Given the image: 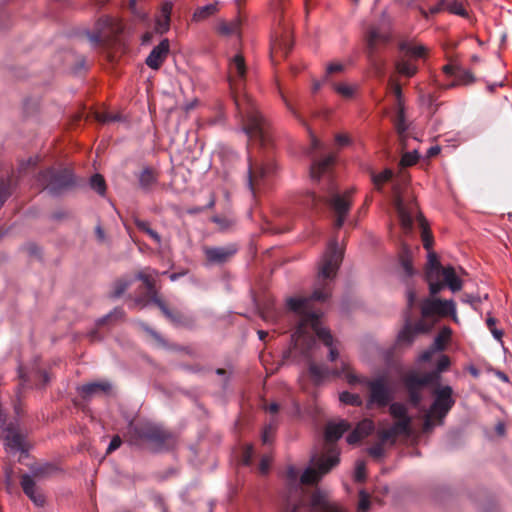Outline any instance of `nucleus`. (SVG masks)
Wrapping results in <instances>:
<instances>
[{
	"mask_svg": "<svg viewBox=\"0 0 512 512\" xmlns=\"http://www.w3.org/2000/svg\"><path fill=\"white\" fill-rule=\"evenodd\" d=\"M342 261V252L338 248L337 240H333L322 256L313 293L310 297H291L287 299V308L297 317V325L291 335L294 348L305 346L307 350L315 344V337L329 348L328 358L335 361L338 350L334 345V338L330 331L321 326L322 312L315 309L314 301H326L331 296L332 282Z\"/></svg>",
	"mask_w": 512,
	"mask_h": 512,
	"instance_id": "obj_1",
	"label": "nucleus"
},
{
	"mask_svg": "<svg viewBox=\"0 0 512 512\" xmlns=\"http://www.w3.org/2000/svg\"><path fill=\"white\" fill-rule=\"evenodd\" d=\"M334 162V157L328 155L322 160H315L310 166V178L318 183V192L308 190L301 195L299 204L317 210L327 206L335 214L334 227L340 229L352 206L353 189L341 193L329 168Z\"/></svg>",
	"mask_w": 512,
	"mask_h": 512,
	"instance_id": "obj_2",
	"label": "nucleus"
},
{
	"mask_svg": "<svg viewBox=\"0 0 512 512\" xmlns=\"http://www.w3.org/2000/svg\"><path fill=\"white\" fill-rule=\"evenodd\" d=\"M247 76V67L243 55L236 54L229 61L228 80L234 95V102L241 117L242 131L249 140L267 146L272 141L269 121L260 112L254 100L244 91Z\"/></svg>",
	"mask_w": 512,
	"mask_h": 512,
	"instance_id": "obj_3",
	"label": "nucleus"
},
{
	"mask_svg": "<svg viewBox=\"0 0 512 512\" xmlns=\"http://www.w3.org/2000/svg\"><path fill=\"white\" fill-rule=\"evenodd\" d=\"M394 205L398 213L401 227L405 233H410L412 231L414 219L418 221L421 229L423 247L428 251L425 278L440 279V273L445 267H443L439 262L436 253L431 251L433 246V236L426 219L419 211L417 202L413 198L405 200L400 195L398 188L394 186Z\"/></svg>",
	"mask_w": 512,
	"mask_h": 512,
	"instance_id": "obj_4",
	"label": "nucleus"
},
{
	"mask_svg": "<svg viewBox=\"0 0 512 512\" xmlns=\"http://www.w3.org/2000/svg\"><path fill=\"white\" fill-rule=\"evenodd\" d=\"M129 442L132 445H140L146 442L155 452L169 450L175 443L172 433L161 425L149 421L130 424Z\"/></svg>",
	"mask_w": 512,
	"mask_h": 512,
	"instance_id": "obj_5",
	"label": "nucleus"
},
{
	"mask_svg": "<svg viewBox=\"0 0 512 512\" xmlns=\"http://www.w3.org/2000/svg\"><path fill=\"white\" fill-rule=\"evenodd\" d=\"M339 463V452L335 447L327 449V455L321 457L315 462L316 468L308 467L302 473L298 481L299 470L290 465L286 471V477L291 488L299 490L301 484H314L317 483L323 475L328 473L333 467Z\"/></svg>",
	"mask_w": 512,
	"mask_h": 512,
	"instance_id": "obj_6",
	"label": "nucleus"
},
{
	"mask_svg": "<svg viewBox=\"0 0 512 512\" xmlns=\"http://www.w3.org/2000/svg\"><path fill=\"white\" fill-rule=\"evenodd\" d=\"M36 183L43 190H47L49 194L58 196L73 187L75 179L71 170L67 168H48L38 174Z\"/></svg>",
	"mask_w": 512,
	"mask_h": 512,
	"instance_id": "obj_7",
	"label": "nucleus"
},
{
	"mask_svg": "<svg viewBox=\"0 0 512 512\" xmlns=\"http://www.w3.org/2000/svg\"><path fill=\"white\" fill-rule=\"evenodd\" d=\"M286 0H272L271 12L273 13L274 22L279 26H283L282 31H275L272 39V50H281L287 55L292 49V41L290 39V27L288 18L286 17Z\"/></svg>",
	"mask_w": 512,
	"mask_h": 512,
	"instance_id": "obj_8",
	"label": "nucleus"
},
{
	"mask_svg": "<svg viewBox=\"0 0 512 512\" xmlns=\"http://www.w3.org/2000/svg\"><path fill=\"white\" fill-rule=\"evenodd\" d=\"M123 30L124 26L119 19L103 16L96 22L94 32L88 33V38L93 46H97L100 43L112 45L118 41Z\"/></svg>",
	"mask_w": 512,
	"mask_h": 512,
	"instance_id": "obj_9",
	"label": "nucleus"
},
{
	"mask_svg": "<svg viewBox=\"0 0 512 512\" xmlns=\"http://www.w3.org/2000/svg\"><path fill=\"white\" fill-rule=\"evenodd\" d=\"M277 170V165L272 160L265 163L248 160L247 185L252 194L256 195V191L265 187L269 178L272 177Z\"/></svg>",
	"mask_w": 512,
	"mask_h": 512,
	"instance_id": "obj_10",
	"label": "nucleus"
},
{
	"mask_svg": "<svg viewBox=\"0 0 512 512\" xmlns=\"http://www.w3.org/2000/svg\"><path fill=\"white\" fill-rule=\"evenodd\" d=\"M391 33L382 30L380 27L372 26L365 34L366 54L370 63L382 73L383 63H379L377 54L381 46L387 45L391 41Z\"/></svg>",
	"mask_w": 512,
	"mask_h": 512,
	"instance_id": "obj_11",
	"label": "nucleus"
},
{
	"mask_svg": "<svg viewBox=\"0 0 512 512\" xmlns=\"http://www.w3.org/2000/svg\"><path fill=\"white\" fill-rule=\"evenodd\" d=\"M433 395L434 400L429 411L437 420L438 425H442L445 417L455 405L453 389L449 385L440 386L434 389Z\"/></svg>",
	"mask_w": 512,
	"mask_h": 512,
	"instance_id": "obj_12",
	"label": "nucleus"
},
{
	"mask_svg": "<svg viewBox=\"0 0 512 512\" xmlns=\"http://www.w3.org/2000/svg\"><path fill=\"white\" fill-rule=\"evenodd\" d=\"M309 373L311 378L316 384L321 383L324 379L329 377L330 375L339 377L344 374L345 379L350 385L363 384L365 385V381H369L367 378L359 377L356 374L352 373L345 364H343L342 370H330L324 365H318L315 363L309 364Z\"/></svg>",
	"mask_w": 512,
	"mask_h": 512,
	"instance_id": "obj_13",
	"label": "nucleus"
},
{
	"mask_svg": "<svg viewBox=\"0 0 512 512\" xmlns=\"http://www.w3.org/2000/svg\"><path fill=\"white\" fill-rule=\"evenodd\" d=\"M421 314L428 318L432 316H451L454 322L458 321L455 302L450 300L426 298L421 303Z\"/></svg>",
	"mask_w": 512,
	"mask_h": 512,
	"instance_id": "obj_14",
	"label": "nucleus"
},
{
	"mask_svg": "<svg viewBox=\"0 0 512 512\" xmlns=\"http://www.w3.org/2000/svg\"><path fill=\"white\" fill-rule=\"evenodd\" d=\"M401 381L408 393L409 402L414 407H417L423 398L422 391L427 387L422 375L417 371L411 370L402 375Z\"/></svg>",
	"mask_w": 512,
	"mask_h": 512,
	"instance_id": "obj_15",
	"label": "nucleus"
},
{
	"mask_svg": "<svg viewBox=\"0 0 512 512\" xmlns=\"http://www.w3.org/2000/svg\"><path fill=\"white\" fill-rule=\"evenodd\" d=\"M365 385L370 390L368 405H377L379 407H385L392 399V393L390 388L386 384L384 378H377L375 380L365 381Z\"/></svg>",
	"mask_w": 512,
	"mask_h": 512,
	"instance_id": "obj_16",
	"label": "nucleus"
},
{
	"mask_svg": "<svg viewBox=\"0 0 512 512\" xmlns=\"http://www.w3.org/2000/svg\"><path fill=\"white\" fill-rule=\"evenodd\" d=\"M1 436L4 441L5 449L9 453L27 452L25 437L18 431L14 424L10 423L2 427Z\"/></svg>",
	"mask_w": 512,
	"mask_h": 512,
	"instance_id": "obj_17",
	"label": "nucleus"
},
{
	"mask_svg": "<svg viewBox=\"0 0 512 512\" xmlns=\"http://www.w3.org/2000/svg\"><path fill=\"white\" fill-rule=\"evenodd\" d=\"M310 512H343L337 503L332 501L327 492L315 490L309 500Z\"/></svg>",
	"mask_w": 512,
	"mask_h": 512,
	"instance_id": "obj_18",
	"label": "nucleus"
},
{
	"mask_svg": "<svg viewBox=\"0 0 512 512\" xmlns=\"http://www.w3.org/2000/svg\"><path fill=\"white\" fill-rule=\"evenodd\" d=\"M204 254L210 264H223L230 260L238 251L235 244L221 247H205Z\"/></svg>",
	"mask_w": 512,
	"mask_h": 512,
	"instance_id": "obj_19",
	"label": "nucleus"
},
{
	"mask_svg": "<svg viewBox=\"0 0 512 512\" xmlns=\"http://www.w3.org/2000/svg\"><path fill=\"white\" fill-rule=\"evenodd\" d=\"M20 485L25 495L38 507L45 504V495L42 490L36 485L32 476L23 474L21 476Z\"/></svg>",
	"mask_w": 512,
	"mask_h": 512,
	"instance_id": "obj_20",
	"label": "nucleus"
},
{
	"mask_svg": "<svg viewBox=\"0 0 512 512\" xmlns=\"http://www.w3.org/2000/svg\"><path fill=\"white\" fill-rule=\"evenodd\" d=\"M169 50V40L163 39L147 56L145 61L146 65L153 70H158L168 57Z\"/></svg>",
	"mask_w": 512,
	"mask_h": 512,
	"instance_id": "obj_21",
	"label": "nucleus"
},
{
	"mask_svg": "<svg viewBox=\"0 0 512 512\" xmlns=\"http://www.w3.org/2000/svg\"><path fill=\"white\" fill-rule=\"evenodd\" d=\"M60 471V468L51 462L36 463L30 466V476L36 482V480L49 479L56 475Z\"/></svg>",
	"mask_w": 512,
	"mask_h": 512,
	"instance_id": "obj_22",
	"label": "nucleus"
},
{
	"mask_svg": "<svg viewBox=\"0 0 512 512\" xmlns=\"http://www.w3.org/2000/svg\"><path fill=\"white\" fill-rule=\"evenodd\" d=\"M139 187L144 192H151L158 184L159 173L152 167H144L137 175Z\"/></svg>",
	"mask_w": 512,
	"mask_h": 512,
	"instance_id": "obj_23",
	"label": "nucleus"
},
{
	"mask_svg": "<svg viewBox=\"0 0 512 512\" xmlns=\"http://www.w3.org/2000/svg\"><path fill=\"white\" fill-rule=\"evenodd\" d=\"M112 389V385L108 381L87 383L78 388L79 394L84 399H90L94 395L103 393L108 394Z\"/></svg>",
	"mask_w": 512,
	"mask_h": 512,
	"instance_id": "obj_24",
	"label": "nucleus"
},
{
	"mask_svg": "<svg viewBox=\"0 0 512 512\" xmlns=\"http://www.w3.org/2000/svg\"><path fill=\"white\" fill-rule=\"evenodd\" d=\"M350 429V424L345 420H340L337 423L329 422L325 429V440L328 443L339 440L342 435Z\"/></svg>",
	"mask_w": 512,
	"mask_h": 512,
	"instance_id": "obj_25",
	"label": "nucleus"
},
{
	"mask_svg": "<svg viewBox=\"0 0 512 512\" xmlns=\"http://www.w3.org/2000/svg\"><path fill=\"white\" fill-rule=\"evenodd\" d=\"M152 301L159 307L163 315L174 325L183 326L186 325V317L179 311L170 310L167 305L158 297H154Z\"/></svg>",
	"mask_w": 512,
	"mask_h": 512,
	"instance_id": "obj_26",
	"label": "nucleus"
},
{
	"mask_svg": "<svg viewBox=\"0 0 512 512\" xmlns=\"http://www.w3.org/2000/svg\"><path fill=\"white\" fill-rule=\"evenodd\" d=\"M443 278L444 285H446L452 292H458L462 289L463 282L456 274L453 266H446L440 273Z\"/></svg>",
	"mask_w": 512,
	"mask_h": 512,
	"instance_id": "obj_27",
	"label": "nucleus"
},
{
	"mask_svg": "<svg viewBox=\"0 0 512 512\" xmlns=\"http://www.w3.org/2000/svg\"><path fill=\"white\" fill-rule=\"evenodd\" d=\"M173 9L172 1H164L161 6V18L156 22V31L163 34L169 30L170 16Z\"/></svg>",
	"mask_w": 512,
	"mask_h": 512,
	"instance_id": "obj_28",
	"label": "nucleus"
},
{
	"mask_svg": "<svg viewBox=\"0 0 512 512\" xmlns=\"http://www.w3.org/2000/svg\"><path fill=\"white\" fill-rule=\"evenodd\" d=\"M400 51L413 58H422L426 54V48L423 45H415L408 40L399 42Z\"/></svg>",
	"mask_w": 512,
	"mask_h": 512,
	"instance_id": "obj_29",
	"label": "nucleus"
},
{
	"mask_svg": "<svg viewBox=\"0 0 512 512\" xmlns=\"http://www.w3.org/2000/svg\"><path fill=\"white\" fill-rule=\"evenodd\" d=\"M417 335L415 334L412 324L409 320L406 321L404 327L400 330L397 336V342L402 345H411Z\"/></svg>",
	"mask_w": 512,
	"mask_h": 512,
	"instance_id": "obj_30",
	"label": "nucleus"
},
{
	"mask_svg": "<svg viewBox=\"0 0 512 512\" xmlns=\"http://www.w3.org/2000/svg\"><path fill=\"white\" fill-rule=\"evenodd\" d=\"M217 11V3L207 4L195 10L193 14V20L196 22L206 20L209 17L213 16Z\"/></svg>",
	"mask_w": 512,
	"mask_h": 512,
	"instance_id": "obj_31",
	"label": "nucleus"
},
{
	"mask_svg": "<svg viewBox=\"0 0 512 512\" xmlns=\"http://www.w3.org/2000/svg\"><path fill=\"white\" fill-rule=\"evenodd\" d=\"M395 68L399 74L409 78L413 77L418 71L417 65L406 59L398 60L395 64Z\"/></svg>",
	"mask_w": 512,
	"mask_h": 512,
	"instance_id": "obj_32",
	"label": "nucleus"
},
{
	"mask_svg": "<svg viewBox=\"0 0 512 512\" xmlns=\"http://www.w3.org/2000/svg\"><path fill=\"white\" fill-rule=\"evenodd\" d=\"M455 81L450 85V87H454L456 85H468L475 81L474 75L470 70L464 69L459 66L456 70Z\"/></svg>",
	"mask_w": 512,
	"mask_h": 512,
	"instance_id": "obj_33",
	"label": "nucleus"
},
{
	"mask_svg": "<svg viewBox=\"0 0 512 512\" xmlns=\"http://www.w3.org/2000/svg\"><path fill=\"white\" fill-rule=\"evenodd\" d=\"M390 415L395 420H405V419H412L411 416L408 414L407 407L400 402H394L389 407Z\"/></svg>",
	"mask_w": 512,
	"mask_h": 512,
	"instance_id": "obj_34",
	"label": "nucleus"
},
{
	"mask_svg": "<svg viewBox=\"0 0 512 512\" xmlns=\"http://www.w3.org/2000/svg\"><path fill=\"white\" fill-rule=\"evenodd\" d=\"M393 177V171L391 169H385L382 172L376 174L372 173L371 179L378 191L382 190V185L388 181H390Z\"/></svg>",
	"mask_w": 512,
	"mask_h": 512,
	"instance_id": "obj_35",
	"label": "nucleus"
},
{
	"mask_svg": "<svg viewBox=\"0 0 512 512\" xmlns=\"http://www.w3.org/2000/svg\"><path fill=\"white\" fill-rule=\"evenodd\" d=\"M339 400L341 403L345 405H351L356 407H360L363 404L362 398L360 397L359 394L350 393L348 391H343L339 395Z\"/></svg>",
	"mask_w": 512,
	"mask_h": 512,
	"instance_id": "obj_36",
	"label": "nucleus"
},
{
	"mask_svg": "<svg viewBox=\"0 0 512 512\" xmlns=\"http://www.w3.org/2000/svg\"><path fill=\"white\" fill-rule=\"evenodd\" d=\"M411 424L412 419H405V420H396L392 425L391 428L394 430V432L399 435H410L411 433Z\"/></svg>",
	"mask_w": 512,
	"mask_h": 512,
	"instance_id": "obj_37",
	"label": "nucleus"
},
{
	"mask_svg": "<svg viewBox=\"0 0 512 512\" xmlns=\"http://www.w3.org/2000/svg\"><path fill=\"white\" fill-rule=\"evenodd\" d=\"M13 189V179L0 180V208L11 195Z\"/></svg>",
	"mask_w": 512,
	"mask_h": 512,
	"instance_id": "obj_38",
	"label": "nucleus"
},
{
	"mask_svg": "<svg viewBox=\"0 0 512 512\" xmlns=\"http://www.w3.org/2000/svg\"><path fill=\"white\" fill-rule=\"evenodd\" d=\"M90 187L99 195H104L106 192V183L102 175L94 174L90 178Z\"/></svg>",
	"mask_w": 512,
	"mask_h": 512,
	"instance_id": "obj_39",
	"label": "nucleus"
},
{
	"mask_svg": "<svg viewBox=\"0 0 512 512\" xmlns=\"http://www.w3.org/2000/svg\"><path fill=\"white\" fill-rule=\"evenodd\" d=\"M451 330L449 328H444L440 333L435 337L432 347L437 351H442L445 348V343L449 338Z\"/></svg>",
	"mask_w": 512,
	"mask_h": 512,
	"instance_id": "obj_40",
	"label": "nucleus"
},
{
	"mask_svg": "<svg viewBox=\"0 0 512 512\" xmlns=\"http://www.w3.org/2000/svg\"><path fill=\"white\" fill-rule=\"evenodd\" d=\"M39 158L29 157L26 161H22L19 164V177H22L28 174L30 171L34 170L38 164Z\"/></svg>",
	"mask_w": 512,
	"mask_h": 512,
	"instance_id": "obj_41",
	"label": "nucleus"
},
{
	"mask_svg": "<svg viewBox=\"0 0 512 512\" xmlns=\"http://www.w3.org/2000/svg\"><path fill=\"white\" fill-rule=\"evenodd\" d=\"M131 285V281L127 279H118L115 281L113 285V291L111 293V297L118 298L120 297L127 288Z\"/></svg>",
	"mask_w": 512,
	"mask_h": 512,
	"instance_id": "obj_42",
	"label": "nucleus"
},
{
	"mask_svg": "<svg viewBox=\"0 0 512 512\" xmlns=\"http://www.w3.org/2000/svg\"><path fill=\"white\" fill-rule=\"evenodd\" d=\"M333 89L344 98H352L355 92V87L345 83H334Z\"/></svg>",
	"mask_w": 512,
	"mask_h": 512,
	"instance_id": "obj_43",
	"label": "nucleus"
},
{
	"mask_svg": "<svg viewBox=\"0 0 512 512\" xmlns=\"http://www.w3.org/2000/svg\"><path fill=\"white\" fill-rule=\"evenodd\" d=\"M275 431H276V422H274L272 420L263 429L262 436H261L263 444H270L272 442Z\"/></svg>",
	"mask_w": 512,
	"mask_h": 512,
	"instance_id": "obj_44",
	"label": "nucleus"
},
{
	"mask_svg": "<svg viewBox=\"0 0 512 512\" xmlns=\"http://www.w3.org/2000/svg\"><path fill=\"white\" fill-rule=\"evenodd\" d=\"M355 430H357L364 438L374 430V423L370 419H364L358 423Z\"/></svg>",
	"mask_w": 512,
	"mask_h": 512,
	"instance_id": "obj_45",
	"label": "nucleus"
},
{
	"mask_svg": "<svg viewBox=\"0 0 512 512\" xmlns=\"http://www.w3.org/2000/svg\"><path fill=\"white\" fill-rule=\"evenodd\" d=\"M419 159V155L417 150H414L412 152H406L402 155L400 164L403 167H410L417 163Z\"/></svg>",
	"mask_w": 512,
	"mask_h": 512,
	"instance_id": "obj_46",
	"label": "nucleus"
},
{
	"mask_svg": "<svg viewBox=\"0 0 512 512\" xmlns=\"http://www.w3.org/2000/svg\"><path fill=\"white\" fill-rule=\"evenodd\" d=\"M123 317H124L123 309L122 308H115L109 314H107L106 316L100 318L97 321V324L98 325H103V324L107 323L110 320H118V319H122Z\"/></svg>",
	"mask_w": 512,
	"mask_h": 512,
	"instance_id": "obj_47",
	"label": "nucleus"
},
{
	"mask_svg": "<svg viewBox=\"0 0 512 512\" xmlns=\"http://www.w3.org/2000/svg\"><path fill=\"white\" fill-rule=\"evenodd\" d=\"M378 437L382 443L390 442L391 444L395 443L397 434L391 428V426L387 429H383L378 432Z\"/></svg>",
	"mask_w": 512,
	"mask_h": 512,
	"instance_id": "obj_48",
	"label": "nucleus"
},
{
	"mask_svg": "<svg viewBox=\"0 0 512 512\" xmlns=\"http://www.w3.org/2000/svg\"><path fill=\"white\" fill-rule=\"evenodd\" d=\"M407 128H408V126L404 119V113H403V111H400L397 121H396V130L400 136L401 141H404L406 138Z\"/></svg>",
	"mask_w": 512,
	"mask_h": 512,
	"instance_id": "obj_49",
	"label": "nucleus"
},
{
	"mask_svg": "<svg viewBox=\"0 0 512 512\" xmlns=\"http://www.w3.org/2000/svg\"><path fill=\"white\" fill-rule=\"evenodd\" d=\"M497 320L492 317L490 314H488V317L486 319L487 327L489 328L490 332L492 333L493 337L497 340H501L503 336V331L500 329H497L495 327Z\"/></svg>",
	"mask_w": 512,
	"mask_h": 512,
	"instance_id": "obj_50",
	"label": "nucleus"
},
{
	"mask_svg": "<svg viewBox=\"0 0 512 512\" xmlns=\"http://www.w3.org/2000/svg\"><path fill=\"white\" fill-rule=\"evenodd\" d=\"M446 9L450 13L455 14V15H459V16H465L466 15L465 8L463 7L462 3L458 2V1H453V2H450V3L446 2Z\"/></svg>",
	"mask_w": 512,
	"mask_h": 512,
	"instance_id": "obj_51",
	"label": "nucleus"
},
{
	"mask_svg": "<svg viewBox=\"0 0 512 512\" xmlns=\"http://www.w3.org/2000/svg\"><path fill=\"white\" fill-rule=\"evenodd\" d=\"M440 374L441 372H438L436 369L430 372H426L421 374L423 377V380L425 381L426 385H436L439 383L440 380Z\"/></svg>",
	"mask_w": 512,
	"mask_h": 512,
	"instance_id": "obj_52",
	"label": "nucleus"
},
{
	"mask_svg": "<svg viewBox=\"0 0 512 512\" xmlns=\"http://www.w3.org/2000/svg\"><path fill=\"white\" fill-rule=\"evenodd\" d=\"M96 120L100 123H110V122H116L120 119L119 115L111 114L109 112H97Z\"/></svg>",
	"mask_w": 512,
	"mask_h": 512,
	"instance_id": "obj_53",
	"label": "nucleus"
},
{
	"mask_svg": "<svg viewBox=\"0 0 512 512\" xmlns=\"http://www.w3.org/2000/svg\"><path fill=\"white\" fill-rule=\"evenodd\" d=\"M369 508H370L369 495L365 491L362 490L359 493L358 511L366 512Z\"/></svg>",
	"mask_w": 512,
	"mask_h": 512,
	"instance_id": "obj_54",
	"label": "nucleus"
},
{
	"mask_svg": "<svg viewBox=\"0 0 512 512\" xmlns=\"http://www.w3.org/2000/svg\"><path fill=\"white\" fill-rule=\"evenodd\" d=\"M279 94L287 110L301 123H304L303 119L301 118L297 110L294 108V106L291 104V102L288 100V98L285 96V94L281 90H279Z\"/></svg>",
	"mask_w": 512,
	"mask_h": 512,
	"instance_id": "obj_55",
	"label": "nucleus"
},
{
	"mask_svg": "<svg viewBox=\"0 0 512 512\" xmlns=\"http://www.w3.org/2000/svg\"><path fill=\"white\" fill-rule=\"evenodd\" d=\"M429 284V291L432 296L437 295L443 288L444 282H440V279H426Z\"/></svg>",
	"mask_w": 512,
	"mask_h": 512,
	"instance_id": "obj_56",
	"label": "nucleus"
},
{
	"mask_svg": "<svg viewBox=\"0 0 512 512\" xmlns=\"http://www.w3.org/2000/svg\"><path fill=\"white\" fill-rule=\"evenodd\" d=\"M355 480L357 482H362L366 478V467L363 461H357L355 467Z\"/></svg>",
	"mask_w": 512,
	"mask_h": 512,
	"instance_id": "obj_57",
	"label": "nucleus"
},
{
	"mask_svg": "<svg viewBox=\"0 0 512 512\" xmlns=\"http://www.w3.org/2000/svg\"><path fill=\"white\" fill-rule=\"evenodd\" d=\"M137 278L143 281V283L145 284V286H146V288H147L148 292H149L150 294H153V298H154V297H157V295H156V291H155L154 283H153V281L149 278V276H148V275L143 274V273H139V274L137 275Z\"/></svg>",
	"mask_w": 512,
	"mask_h": 512,
	"instance_id": "obj_58",
	"label": "nucleus"
},
{
	"mask_svg": "<svg viewBox=\"0 0 512 512\" xmlns=\"http://www.w3.org/2000/svg\"><path fill=\"white\" fill-rule=\"evenodd\" d=\"M436 424H438L437 420L429 411L424 418L423 431L425 433L431 432Z\"/></svg>",
	"mask_w": 512,
	"mask_h": 512,
	"instance_id": "obj_59",
	"label": "nucleus"
},
{
	"mask_svg": "<svg viewBox=\"0 0 512 512\" xmlns=\"http://www.w3.org/2000/svg\"><path fill=\"white\" fill-rule=\"evenodd\" d=\"M383 444L381 441L380 443H377L373 446H371L369 449H368V453L370 456H372L373 458H381L384 456V448H383Z\"/></svg>",
	"mask_w": 512,
	"mask_h": 512,
	"instance_id": "obj_60",
	"label": "nucleus"
},
{
	"mask_svg": "<svg viewBox=\"0 0 512 512\" xmlns=\"http://www.w3.org/2000/svg\"><path fill=\"white\" fill-rule=\"evenodd\" d=\"M344 70V65L341 63H330L326 67V74L324 76V80H328V76L333 73H340Z\"/></svg>",
	"mask_w": 512,
	"mask_h": 512,
	"instance_id": "obj_61",
	"label": "nucleus"
},
{
	"mask_svg": "<svg viewBox=\"0 0 512 512\" xmlns=\"http://www.w3.org/2000/svg\"><path fill=\"white\" fill-rule=\"evenodd\" d=\"M254 455V448L252 445H246L242 454V463L244 465H250Z\"/></svg>",
	"mask_w": 512,
	"mask_h": 512,
	"instance_id": "obj_62",
	"label": "nucleus"
},
{
	"mask_svg": "<svg viewBox=\"0 0 512 512\" xmlns=\"http://www.w3.org/2000/svg\"><path fill=\"white\" fill-rule=\"evenodd\" d=\"M389 87L390 91L393 93V95L396 97L398 103H401L402 98V88L399 83L395 82L394 80H389Z\"/></svg>",
	"mask_w": 512,
	"mask_h": 512,
	"instance_id": "obj_63",
	"label": "nucleus"
},
{
	"mask_svg": "<svg viewBox=\"0 0 512 512\" xmlns=\"http://www.w3.org/2000/svg\"><path fill=\"white\" fill-rule=\"evenodd\" d=\"M450 366V359L447 355H441V357L439 358L438 362H437V365H436V370L438 372H444L446 371Z\"/></svg>",
	"mask_w": 512,
	"mask_h": 512,
	"instance_id": "obj_64",
	"label": "nucleus"
}]
</instances>
